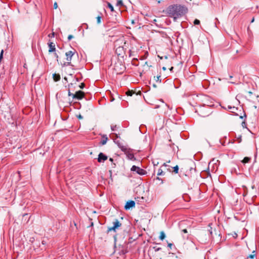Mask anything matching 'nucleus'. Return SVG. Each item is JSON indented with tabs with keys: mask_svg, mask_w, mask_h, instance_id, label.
Masks as SVG:
<instances>
[{
	"mask_svg": "<svg viewBox=\"0 0 259 259\" xmlns=\"http://www.w3.org/2000/svg\"><path fill=\"white\" fill-rule=\"evenodd\" d=\"M187 9L181 5H172L169 6L165 10V13L174 20L183 16L186 12Z\"/></svg>",
	"mask_w": 259,
	"mask_h": 259,
	"instance_id": "obj_1",
	"label": "nucleus"
},
{
	"mask_svg": "<svg viewBox=\"0 0 259 259\" xmlns=\"http://www.w3.org/2000/svg\"><path fill=\"white\" fill-rule=\"evenodd\" d=\"M145 100L147 103L152 105L154 108L159 107L163 103L162 99L159 98H147V100L145 99Z\"/></svg>",
	"mask_w": 259,
	"mask_h": 259,
	"instance_id": "obj_2",
	"label": "nucleus"
},
{
	"mask_svg": "<svg viewBox=\"0 0 259 259\" xmlns=\"http://www.w3.org/2000/svg\"><path fill=\"white\" fill-rule=\"evenodd\" d=\"M73 86V84L71 83L69 84V89H68V96H72L73 98L75 97H84V93L81 91H76L74 93H72L71 92V88Z\"/></svg>",
	"mask_w": 259,
	"mask_h": 259,
	"instance_id": "obj_3",
	"label": "nucleus"
},
{
	"mask_svg": "<svg viewBox=\"0 0 259 259\" xmlns=\"http://www.w3.org/2000/svg\"><path fill=\"white\" fill-rule=\"evenodd\" d=\"M121 149L122 151L124 152L125 154L126 155L127 158L130 160L135 159V156L134 154L132 152L130 149H127L126 147L124 146H122L121 147Z\"/></svg>",
	"mask_w": 259,
	"mask_h": 259,
	"instance_id": "obj_4",
	"label": "nucleus"
},
{
	"mask_svg": "<svg viewBox=\"0 0 259 259\" xmlns=\"http://www.w3.org/2000/svg\"><path fill=\"white\" fill-rule=\"evenodd\" d=\"M113 226L112 227L108 228L107 230V232L109 233L111 231L116 232V230L121 226V223L119 222L118 220H116L113 223Z\"/></svg>",
	"mask_w": 259,
	"mask_h": 259,
	"instance_id": "obj_5",
	"label": "nucleus"
},
{
	"mask_svg": "<svg viewBox=\"0 0 259 259\" xmlns=\"http://www.w3.org/2000/svg\"><path fill=\"white\" fill-rule=\"evenodd\" d=\"M131 170V171H136V172L140 175H145L147 174V172L145 170L136 165H133L132 167Z\"/></svg>",
	"mask_w": 259,
	"mask_h": 259,
	"instance_id": "obj_6",
	"label": "nucleus"
},
{
	"mask_svg": "<svg viewBox=\"0 0 259 259\" xmlns=\"http://www.w3.org/2000/svg\"><path fill=\"white\" fill-rule=\"evenodd\" d=\"M213 160L210 161L208 166V169L211 172L215 173L218 169L219 165L217 163H212Z\"/></svg>",
	"mask_w": 259,
	"mask_h": 259,
	"instance_id": "obj_7",
	"label": "nucleus"
},
{
	"mask_svg": "<svg viewBox=\"0 0 259 259\" xmlns=\"http://www.w3.org/2000/svg\"><path fill=\"white\" fill-rule=\"evenodd\" d=\"M74 54V52H72L71 51L67 52L66 53L65 55L66 56V60L67 61L68 65L70 64L71 59H72V57L73 56Z\"/></svg>",
	"mask_w": 259,
	"mask_h": 259,
	"instance_id": "obj_8",
	"label": "nucleus"
},
{
	"mask_svg": "<svg viewBox=\"0 0 259 259\" xmlns=\"http://www.w3.org/2000/svg\"><path fill=\"white\" fill-rule=\"evenodd\" d=\"M107 159V156L102 153L99 154L98 161L99 162H103Z\"/></svg>",
	"mask_w": 259,
	"mask_h": 259,
	"instance_id": "obj_9",
	"label": "nucleus"
},
{
	"mask_svg": "<svg viewBox=\"0 0 259 259\" xmlns=\"http://www.w3.org/2000/svg\"><path fill=\"white\" fill-rule=\"evenodd\" d=\"M135 205V201L132 200L128 202H127L124 208L126 210L130 209L131 207H134Z\"/></svg>",
	"mask_w": 259,
	"mask_h": 259,
	"instance_id": "obj_10",
	"label": "nucleus"
},
{
	"mask_svg": "<svg viewBox=\"0 0 259 259\" xmlns=\"http://www.w3.org/2000/svg\"><path fill=\"white\" fill-rule=\"evenodd\" d=\"M239 103V101L237 100V98H235L234 101L233 105L229 104L227 106V108L228 109H230V110L234 109L235 108V105L238 104Z\"/></svg>",
	"mask_w": 259,
	"mask_h": 259,
	"instance_id": "obj_11",
	"label": "nucleus"
},
{
	"mask_svg": "<svg viewBox=\"0 0 259 259\" xmlns=\"http://www.w3.org/2000/svg\"><path fill=\"white\" fill-rule=\"evenodd\" d=\"M48 46L49 47V52H54L56 51L55 45L52 42H49L48 43Z\"/></svg>",
	"mask_w": 259,
	"mask_h": 259,
	"instance_id": "obj_12",
	"label": "nucleus"
},
{
	"mask_svg": "<svg viewBox=\"0 0 259 259\" xmlns=\"http://www.w3.org/2000/svg\"><path fill=\"white\" fill-rule=\"evenodd\" d=\"M53 78L55 81H58L60 80L61 77L59 74L54 73L53 74Z\"/></svg>",
	"mask_w": 259,
	"mask_h": 259,
	"instance_id": "obj_13",
	"label": "nucleus"
},
{
	"mask_svg": "<svg viewBox=\"0 0 259 259\" xmlns=\"http://www.w3.org/2000/svg\"><path fill=\"white\" fill-rule=\"evenodd\" d=\"M107 140H108V138L107 137L104 136L102 137V139L100 142V143L101 144V145H104L107 143Z\"/></svg>",
	"mask_w": 259,
	"mask_h": 259,
	"instance_id": "obj_14",
	"label": "nucleus"
},
{
	"mask_svg": "<svg viewBox=\"0 0 259 259\" xmlns=\"http://www.w3.org/2000/svg\"><path fill=\"white\" fill-rule=\"evenodd\" d=\"M134 94H135L136 96L138 95V93H136L134 92L133 91L128 90L126 92V95L127 96H132Z\"/></svg>",
	"mask_w": 259,
	"mask_h": 259,
	"instance_id": "obj_15",
	"label": "nucleus"
},
{
	"mask_svg": "<svg viewBox=\"0 0 259 259\" xmlns=\"http://www.w3.org/2000/svg\"><path fill=\"white\" fill-rule=\"evenodd\" d=\"M123 50V48L122 47H119L116 50V52L118 56L121 55L120 52Z\"/></svg>",
	"mask_w": 259,
	"mask_h": 259,
	"instance_id": "obj_16",
	"label": "nucleus"
},
{
	"mask_svg": "<svg viewBox=\"0 0 259 259\" xmlns=\"http://www.w3.org/2000/svg\"><path fill=\"white\" fill-rule=\"evenodd\" d=\"M251 158L248 157H245L244 158V159L242 160V162L243 163H247L250 161Z\"/></svg>",
	"mask_w": 259,
	"mask_h": 259,
	"instance_id": "obj_17",
	"label": "nucleus"
},
{
	"mask_svg": "<svg viewBox=\"0 0 259 259\" xmlns=\"http://www.w3.org/2000/svg\"><path fill=\"white\" fill-rule=\"evenodd\" d=\"M165 237V233L164 232L161 231L160 233L159 239L161 240H163Z\"/></svg>",
	"mask_w": 259,
	"mask_h": 259,
	"instance_id": "obj_18",
	"label": "nucleus"
},
{
	"mask_svg": "<svg viewBox=\"0 0 259 259\" xmlns=\"http://www.w3.org/2000/svg\"><path fill=\"white\" fill-rule=\"evenodd\" d=\"M163 175H164V172L162 170V169L161 168H159L158 170V172H157V175L158 176H162Z\"/></svg>",
	"mask_w": 259,
	"mask_h": 259,
	"instance_id": "obj_19",
	"label": "nucleus"
},
{
	"mask_svg": "<svg viewBox=\"0 0 259 259\" xmlns=\"http://www.w3.org/2000/svg\"><path fill=\"white\" fill-rule=\"evenodd\" d=\"M174 170L173 172H174L175 174H178L179 171V167L178 165H176V166H174L173 167Z\"/></svg>",
	"mask_w": 259,
	"mask_h": 259,
	"instance_id": "obj_20",
	"label": "nucleus"
},
{
	"mask_svg": "<svg viewBox=\"0 0 259 259\" xmlns=\"http://www.w3.org/2000/svg\"><path fill=\"white\" fill-rule=\"evenodd\" d=\"M108 7L110 9V10H111V12L114 11V8H113V6L110 3H108Z\"/></svg>",
	"mask_w": 259,
	"mask_h": 259,
	"instance_id": "obj_21",
	"label": "nucleus"
},
{
	"mask_svg": "<svg viewBox=\"0 0 259 259\" xmlns=\"http://www.w3.org/2000/svg\"><path fill=\"white\" fill-rule=\"evenodd\" d=\"M116 6H123V2L122 0H118L117 2Z\"/></svg>",
	"mask_w": 259,
	"mask_h": 259,
	"instance_id": "obj_22",
	"label": "nucleus"
},
{
	"mask_svg": "<svg viewBox=\"0 0 259 259\" xmlns=\"http://www.w3.org/2000/svg\"><path fill=\"white\" fill-rule=\"evenodd\" d=\"M205 103H206V105L209 107H213L214 106V105L213 104H212L211 102L208 103V102L206 101V102H205Z\"/></svg>",
	"mask_w": 259,
	"mask_h": 259,
	"instance_id": "obj_23",
	"label": "nucleus"
},
{
	"mask_svg": "<svg viewBox=\"0 0 259 259\" xmlns=\"http://www.w3.org/2000/svg\"><path fill=\"white\" fill-rule=\"evenodd\" d=\"M194 24L195 25H198L200 24V21L197 19H196L194 21Z\"/></svg>",
	"mask_w": 259,
	"mask_h": 259,
	"instance_id": "obj_24",
	"label": "nucleus"
},
{
	"mask_svg": "<svg viewBox=\"0 0 259 259\" xmlns=\"http://www.w3.org/2000/svg\"><path fill=\"white\" fill-rule=\"evenodd\" d=\"M101 17L100 16L97 17V23L98 24L101 23Z\"/></svg>",
	"mask_w": 259,
	"mask_h": 259,
	"instance_id": "obj_25",
	"label": "nucleus"
},
{
	"mask_svg": "<svg viewBox=\"0 0 259 259\" xmlns=\"http://www.w3.org/2000/svg\"><path fill=\"white\" fill-rule=\"evenodd\" d=\"M54 55L55 58H56L57 62H58L59 61V60H58L59 57H58V54L55 52V53H54Z\"/></svg>",
	"mask_w": 259,
	"mask_h": 259,
	"instance_id": "obj_26",
	"label": "nucleus"
},
{
	"mask_svg": "<svg viewBox=\"0 0 259 259\" xmlns=\"http://www.w3.org/2000/svg\"><path fill=\"white\" fill-rule=\"evenodd\" d=\"M3 53H4V51H3V50H2L1 51V54H0V60L2 59V58H3Z\"/></svg>",
	"mask_w": 259,
	"mask_h": 259,
	"instance_id": "obj_27",
	"label": "nucleus"
},
{
	"mask_svg": "<svg viewBox=\"0 0 259 259\" xmlns=\"http://www.w3.org/2000/svg\"><path fill=\"white\" fill-rule=\"evenodd\" d=\"M73 37L72 35H69L68 36V40L70 41Z\"/></svg>",
	"mask_w": 259,
	"mask_h": 259,
	"instance_id": "obj_28",
	"label": "nucleus"
},
{
	"mask_svg": "<svg viewBox=\"0 0 259 259\" xmlns=\"http://www.w3.org/2000/svg\"><path fill=\"white\" fill-rule=\"evenodd\" d=\"M103 101V98H102L98 100L99 104L100 105H102L103 103H101V102Z\"/></svg>",
	"mask_w": 259,
	"mask_h": 259,
	"instance_id": "obj_29",
	"label": "nucleus"
},
{
	"mask_svg": "<svg viewBox=\"0 0 259 259\" xmlns=\"http://www.w3.org/2000/svg\"><path fill=\"white\" fill-rule=\"evenodd\" d=\"M58 7V5H57V3L56 2H55L54 4V9H57Z\"/></svg>",
	"mask_w": 259,
	"mask_h": 259,
	"instance_id": "obj_30",
	"label": "nucleus"
},
{
	"mask_svg": "<svg viewBox=\"0 0 259 259\" xmlns=\"http://www.w3.org/2000/svg\"><path fill=\"white\" fill-rule=\"evenodd\" d=\"M156 78H157V80H157V81H159V82H161V79H160V76H157L156 77Z\"/></svg>",
	"mask_w": 259,
	"mask_h": 259,
	"instance_id": "obj_31",
	"label": "nucleus"
},
{
	"mask_svg": "<svg viewBox=\"0 0 259 259\" xmlns=\"http://www.w3.org/2000/svg\"><path fill=\"white\" fill-rule=\"evenodd\" d=\"M69 104H70V102H68L66 104H63L62 105L64 106V107H66V106H68Z\"/></svg>",
	"mask_w": 259,
	"mask_h": 259,
	"instance_id": "obj_32",
	"label": "nucleus"
},
{
	"mask_svg": "<svg viewBox=\"0 0 259 259\" xmlns=\"http://www.w3.org/2000/svg\"><path fill=\"white\" fill-rule=\"evenodd\" d=\"M49 37H54V32H53L52 34H50L49 35Z\"/></svg>",
	"mask_w": 259,
	"mask_h": 259,
	"instance_id": "obj_33",
	"label": "nucleus"
},
{
	"mask_svg": "<svg viewBox=\"0 0 259 259\" xmlns=\"http://www.w3.org/2000/svg\"><path fill=\"white\" fill-rule=\"evenodd\" d=\"M182 232L184 233H187L188 232L186 229L182 230Z\"/></svg>",
	"mask_w": 259,
	"mask_h": 259,
	"instance_id": "obj_34",
	"label": "nucleus"
},
{
	"mask_svg": "<svg viewBox=\"0 0 259 259\" xmlns=\"http://www.w3.org/2000/svg\"><path fill=\"white\" fill-rule=\"evenodd\" d=\"M116 127V125H115L114 126H111V129H112V131H114L115 130V128Z\"/></svg>",
	"mask_w": 259,
	"mask_h": 259,
	"instance_id": "obj_35",
	"label": "nucleus"
},
{
	"mask_svg": "<svg viewBox=\"0 0 259 259\" xmlns=\"http://www.w3.org/2000/svg\"><path fill=\"white\" fill-rule=\"evenodd\" d=\"M154 248H155V251H156L160 250L161 249V248H160V247H158L157 248H155V247H154Z\"/></svg>",
	"mask_w": 259,
	"mask_h": 259,
	"instance_id": "obj_36",
	"label": "nucleus"
},
{
	"mask_svg": "<svg viewBox=\"0 0 259 259\" xmlns=\"http://www.w3.org/2000/svg\"><path fill=\"white\" fill-rule=\"evenodd\" d=\"M77 117H78V118H80V119L82 118V116L81 115H78Z\"/></svg>",
	"mask_w": 259,
	"mask_h": 259,
	"instance_id": "obj_37",
	"label": "nucleus"
},
{
	"mask_svg": "<svg viewBox=\"0 0 259 259\" xmlns=\"http://www.w3.org/2000/svg\"><path fill=\"white\" fill-rule=\"evenodd\" d=\"M172 245V244L169 243V244H168V246L169 247H171Z\"/></svg>",
	"mask_w": 259,
	"mask_h": 259,
	"instance_id": "obj_38",
	"label": "nucleus"
},
{
	"mask_svg": "<svg viewBox=\"0 0 259 259\" xmlns=\"http://www.w3.org/2000/svg\"><path fill=\"white\" fill-rule=\"evenodd\" d=\"M114 98H110L109 101L110 102H112L113 100H114Z\"/></svg>",
	"mask_w": 259,
	"mask_h": 259,
	"instance_id": "obj_39",
	"label": "nucleus"
},
{
	"mask_svg": "<svg viewBox=\"0 0 259 259\" xmlns=\"http://www.w3.org/2000/svg\"><path fill=\"white\" fill-rule=\"evenodd\" d=\"M229 83H232V84H235L236 83L235 82H233V81H230V82H228Z\"/></svg>",
	"mask_w": 259,
	"mask_h": 259,
	"instance_id": "obj_40",
	"label": "nucleus"
},
{
	"mask_svg": "<svg viewBox=\"0 0 259 259\" xmlns=\"http://www.w3.org/2000/svg\"><path fill=\"white\" fill-rule=\"evenodd\" d=\"M162 166H167V164L166 163H164L163 165H162Z\"/></svg>",
	"mask_w": 259,
	"mask_h": 259,
	"instance_id": "obj_41",
	"label": "nucleus"
},
{
	"mask_svg": "<svg viewBox=\"0 0 259 259\" xmlns=\"http://www.w3.org/2000/svg\"><path fill=\"white\" fill-rule=\"evenodd\" d=\"M254 18H253L251 21V23H252L254 21Z\"/></svg>",
	"mask_w": 259,
	"mask_h": 259,
	"instance_id": "obj_42",
	"label": "nucleus"
},
{
	"mask_svg": "<svg viewBox=\"0 0 259 259\" xmlns=\"http://www.w3.org/2000/svg\"><path fill=\"white\" fill-rule=\"evenodd\" d=\"M109 160H110V161L112 162V161H113V159L112 158H110L109 159Z\"/></svg>",
	"mask_w": 259,
	"mask_h": 259,
	"instance_id": "obj_43",
	"label": "nucleus"
},
{
	"mask_svg": "<svg viewBox=\"0 0 259 259\" xmlns=\"http://www.w3.org/2000/svg\"><path fill=\"white\" fill-rule=\"evenodd\" d=\"M162 69H163V70H166V67H162Z\"/></svg>",
	"mask_w": 259,
	"mask_h": 259,
	"instance_id": "obj_44",
	"label": "nucleus"
},
{
	"mask_svg": "<svg viewBox=\"0 0 259 259\" xmlns=\"http://www.w3.org/2000/svg\"><path fill=\"white\" fill-rule=\"evenodd\" d=\"M174 69V67H171L170 68V70L171 71L172 70V69Z\"/></svg>",
	"mask_w": 259,
	"mask_h": 259,
	"instance_id": "obj_45",
	"label": "nucleus"
},
{
	"mask_svg": "<svg viewBox=\"0 0 259 259\" xmlns=\"http://www.w3.org/2000/svg\"><path fill=\"white\" fill-rule=\"evenodd\" d=\"M129 52H130V55H129V56H130H130H131V50H130V51H129Z\"/></svg>",
	"mask_w": 259,
	"mask_h": 259,
	"instance_id": "obj_46",
	"label": "nucleus"
},
{
	"mask_svg": "<svg viewBox=\"0 0 259 259\" xmlns=\"http://www.w3.org/2000/svg\"><path fill=\"white\" fill-rule=\"evenodd\" d=\"M229 77H230V78H232L233 77V76L232 75H230Z\"/></svg>",
	"mask_w": 259,
	"mask_h": 259,
	"instance_id": "obj_47",
	"label": "nucleus"
},
{
	"mask_svg": "<svg viewBox=\"0 0 259 259\" xmlns=\"http://www.w3.org/2000/svg\"><path fill=\"white\" fill-rule=\"evenodd\" d=\"M209 99H211V100H213V98H209Z\"/></svg>",
	"mask_w": 259,
	"mask_h": 259,
	"instance_id": "obj_48",
	"label": "nucleus"
},
{
	"mask_svg": "<svg viewBox=\"0 0 259 259\" xmlns=\"http://www.w3.org/2000/svg\"><path fill=\"white\" fill-rule=\"evenodd\" d=\"M77 99H81L82 98H76Z\"/></svg>",
	"mask_w": 259,
	"mask_h": 259,
	"instance_id": "obj_49",
	"label": "nucleus"
}]
</instances>
